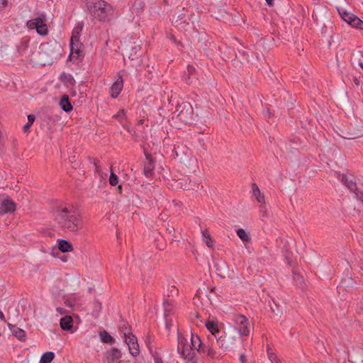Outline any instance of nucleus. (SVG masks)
Instances as JSON below:
<instances>
[{
  "label": "nucleus",
  "mask_w": 363,
  "mask_h": 363,
  "mask_svg": "<svg viewBox=\"0 0 363 363\" xmlns=\"http://www.w3.org/2000/svg\"><path fill=\"white\" fill-rule=\"evenodd\" d=\"M164 317L167 319L173 310V301L172 300H164L163 302Z\"/></svg>",
  "instance_id": "23"
},
{
  "label": "nucleus",
  "mask_w": 363,
  "mask_h": 363,
  "mask_svg": "<svg viewBox=\"0 0 363 363\" xmlns=\"http://www.w3.org/2000/svg\"><path fill=\"white\" fill-rule=\"evenodd\" d=\"M179 148V147H177V148H175V149H174V150H175V154H176V155H177V156H179V151H178Z\"/></svg>",
  "instance_id": "45"
},
{
  "label": "nucleus",
  "mask_w": 363,
  "mask_h": 363,
  "mask_svg": "<svg viewBox=\"0 0 363 363\" xmlns=\"http://www.w3.org/2000/svg\"><path fill=\"white\" fill-rule=\"evenodd\" d=\"M81 43L78 33H73L70 40V52L71 55L76 54L79 55L80 52Z\"/></svg>",
  "instance_id": "13"
},
{
  "label": "nucleus",
  "mask_w": 363,
  "mask_h": 363,
  "mask_svg": "<svg viewBox=\"0 0 363 363\" xmlns=\"http://www.w3.org/2000/svg\"><path fill=\"white\" fill-rule=\"evenodd\" d=\"M56 311L60 315H62V314H64L65 313V309L63 308H61V307H57L56 308Z\"/></svg>",
  "instance_id": "40"
},
{
  "label": "nucleus",
  "mask_w": 363,
  "mask_h": 363,
  "mask_svg": "<svg viewBox=\"0 0 363 363\" xmlns=\"http://www.w3.org/2000/svg\"><path fill=\"white\" fill-rule=\"evenodd\" d=\"M118 191L119 192H121V191H122V186H121V185H119V186H118Z\"/></svg>",
  "instance_id": "46"
},
{
  "label": "nucleus",
  "mask_w": 363,
  "mask_h": 363,
  "mask_svg": "<svg viewBox=\"0 0 363 363\" xmlns=\"http://www.w3.org/2000/svg\"><path fill=\"white\" fill-rule=\"evenodd\" d=\"M8 326L12 334L18 340H23L26 338V332L23 330L11 323H8Z\"/></svg>",
  "instance_id": "17"
},
{
  "label": "nucleus",
  "mask_w": 363,
  "mask_h": 363,
  "mask_svg": "<svg viewBox=\"0 0 363 363\" xmlns=\"http://www.w3.org/2000/svg\"><path fill=\"white\" fill-rule=\"evenodd\" d=\"M58 248L62 252H69L73 250L72 243L66 240H58Z\"/></svg>",
  "instance_id": "19"
},
{
  "label": "nucleus",
  "mask_w": 363,
  "mask_h": 363,
  "mask_svg": "<svg viewBox=\"0 0 363 363\" xmlns=\"http://www.w3.org/2000/svg\"><path fill=\"white\" fill-rule=\"evenodd\" d=\"M60 325L63 330H71L73 326V320L71 316L66 315L60 319Z\"/></svg>",
  "instance_id": "18"
},
{
  "label": "nucleus",
  "mask_w": 363,
  "mask_h": 363,
  "mask_svg": "<svg viewBox=\"0 0 363 363\" xmlns=\"http://www.w3.org/2000/svg\"><path fill=\"white\" fill-rule=\"evenodd\" d=\"M113 117L116 118V119H118L121 124H123V122H124V120H125V111H124V110L123 109L119 110L118 111V113L116 115H114Z\"/></svg>",
  "instance_id": "34"
},
{
  "label": "nucleus",
  "mask_w": 363,
  "mask_h": 363,
  "mask_svg": "<svg viewBox=\"0 0 363 363\" xmlns=\"http://www.w3.org/2000/svg\"><path fill=\"white\" fill-rule=\"evenodd\" d=\"M97 307H99L100 308H101V303L99 302H97Z\"/></svg>",
  "instance_id": "49"
},
{
  "label": "nucleus",
  "mask_w": 363,
  "mask_h": 363,
  "mask_svg": "<svg viewBox=\"0 0 363 363\" xmlns=\"http://www.w3.org/2000/svg\"><path fill=\"white\" fill-rule=\"evenodd\" d=\"M120 330L123 334V337H126L128 334L131 333L128 323L123 321L120 325Z\"/></svg>",
  "instance_id": "30"
},
{
  "label": "nucleus",
  "mask_w": 363,
  "mask_h": 363,
  "mask_svg": "<svg viewBox=\"0 0 363 363\" xmlns=\"http://www.w3.org/2000/svg\"><path fill=\"white\" fill-rule=\"evenodd\" d=\"M265 1L268 6H272L273 0H265Z\"/></svg>",
  "instance_id": "44"
},
{
  "label": "nucleus",
  "mask_w": 363,
  "mask_h": 363,
  "mask_svg": "<svg viewBox=\"0 0 363 363\" xmlns=\"http://www.w3.org/2000/svg\"><path fill=\"white\" fill-rule=\"evenodd\" d=\"M61 108L65 112H69L72 110V106L69 101L67 95H63L60 101Z\"/></svg>",
  "instance_id": "20"
},
{
  "label": "nucleus",
  "mask_w": 363,
  "mask_h": 363,
  "mask_svg": "<svg viewBox=\"0 0 363 363\" xmlns=\"http://www.w3.org/2000/svg\"><path fill=\"white\" fill-rule=\"evenodd\" d=\"M267 354L269 357V359L272 363H277V356L276 354H274L273 352H272L269 348L267 350Z\"/></svg>",
  "instance_id": "36"
},
{
  "label": "nucleus",
  "mask_w": 363,
  "mask_h": 363,
  "mask_svg": "<svg viewBox=\"0 0 363 363\" xmlns=\"http://www.w3.org/2000/svg\"><path fill=\"white\" fill-rule=\"evenodd\" d=\"M167 230H169V233H171L172 232V230H174V229H173V228H172V229L168 228Z\"/></svg>",
  "instance_id": "52"
},
{
  "label": "nucleus",
  "mask_w": 363,
  "mask_h": 363,
  "mask_svg": "<svg viewBox=\"0 0 363 363\" xmlns=\"http://www.w3.org/2000/svg\"><path fill=\"white\" fill-rule=\"evenodd\" d=\"M35 118L33 115L28 116V123L23 128L24 132H27L29 130L30 126L33 125L35 121Z\"/></svg>",
  "instance_id": "32"
},
{
  "label": "nucleus",
  "mask_w": 363,
  "mask_h": 363,
  "mask_svg": "<svg viewBox=\"0 0 363 363\" xmlns=\"http://www.w3.org/2000/svg\"><path fill=\"white\" fill-rule=\"evenodd\" d=\"M252 189L253 196H255L257 201L261 203H264V196L260 192V191L256 184H252Z\"/></svg>",
  "instance_id": "22"
},
{
  "label": "nucleus",
  "mask_w": 363,
  "mask_h": 363,
  "mask_svg": "<svg viewBox=\"0 0 363 363\" xmlns=\"http://www.w3.org/2000/svg\"><path fill=\"white\" fill-rule=\"evenodd\" d=\"M15 210L14 201L5 195H0V214L12 213Z\"/></svg>",
  "instance_id": "10"
},
{
  "label": "nucleus",
  "mask_w": 363,
  "mask_h": 363,
  "mask_svg": "<svg viewBox=\"0 0 363 363\" xmlns=\"http://www.w3.org/2000/svg\"><path fill=\"white\" fill-rule=\"evenodd\" d=\"M355 137H349L348 138L349 139H352V138H354Z\"/></svg>",
  "instance_id": "54"
},
{
  "label": "nucleus",
  "mask_w": 363,
  "mask_h": 363,
  "mask_svg": "<svg viewBox=\"0 0 363 363\" xmlns=\"http://www.w3.org/2000/svg\"><path fill=\"white\" fill-rule=\"evenodd\" d=\"M240 359H241V360L243 362V359H244L243 355H242V356L240 357Z\"/></svg>",
  "instance_id": "53"
},
{
  "label": "nucleus",
  "mask_w": 363,
  "mask_h": 363,
  "mask_svg": "<svg viewBox=\"0 0 363 363\" xmlns=\"http://www.w3.org/2000/svg\"><path fill=\"white\" fill-rule=\"evenodd\" d=\"M339 13L341 16L342 18L347 23H349L352 21V17L355 16L352 13L347 12L345 10L339 11Z\"/></svg>",
  "instance_id": "29"
},
{
  "label": "nucleus",
  "mask_w": 363,
  "mask_h": 363,
  "mask_svg": "<svg viewBox=\"0 0 363 363\" xmlns=\"http://www.w3.org/2000/svg\"><path fill=\"white\" fill-rule=\"evenodd\" d=\"M203 241L206 244L208 247H213V241L208 230L202 232Z\"/></svg>",
  "instance_id": "26"
},
{
  "label": "nucleus",
  "mask_w": 363,
  "mask_h": 363,
  "mask_svg": "<svg viewBox=\"0 0 363 363\" xmlns=\"http://www.w3.org/2000/svg\"><path fill=\"white\" fill-rule=\"evenodd\" d=\"M123 87V82L121 77L112 84L110 88V94L113 99H116L121 92Z\"/></svg>",
  "instance_id": "14"
},
{
  "label": "nucleus",
  "mask_w": 363,
  "mask_h": 363,
  "mask_svg": "<svg viewBox=\"0 0 363 363\" xmlns=\"http://www.w3.org/2000/svg\"><path fill=\"white\" fill-rule=\"evenodd\" d=\"M111 174L109 177V184L111 186H116L118 183V177L113 172L112 167H110Z\"/></svg>",
  "instance_id": "31"
},
{
  "label": "nucleus",
  "mask_w": 363,
  "mask_h": 363,
  "mask_svg": "<svg viewBox=\"0 0 363 363\" xmlns=\"http://www.w3.org/2000/svg\"><path fill=\"white\" fill-rule=\"evenodd\" d=\"M349 24L354 28L363 30V21L356 16L352 17V19Z\"/></svg>",
  "instance_id": "28"
},
{
  "label": "nucleus",
  "mask_w": 363,
  "mask_h": 363,
  "mask_svg": "<svg viewBox=\"0 0 363 363\" xmlns=\"http://www.w3.org/2000/svg\"><path fill=\"white\" fill-rule=\"evenodd\" d=\"M155 363H163L161 358L160 357H155Z\"/></svg>",
  "instance_id": "43"
},
{
  "label": "nucleus",
  "mask_w": 363,
  "mask_h": 363,
  "mask_svg": "<svg viewBox=\"0 0 363 363\" xmlns=\"http://www.w3.org/2000/svg\"><path fill=\"white\" fill-rule=\"evenodd\" d=\"M100 340L101 342L105 343H112L113 342V338L110 335V334L106 331L103 330L99 333Z\"/></svg>",
  "instance_id": "24"
},
{
  "label": "nucleus",
  "mask_w": 363,
  "mask_h": 363,
  "mask_svg": "<svg viewBox=\"0 0 363 363\" xmlns=\"http://www.w3.org/2000/svg\"><path fill=\"white\" fill-rule=\"evenodd\" d=\"M342 181L344 182V184L347 186V188L351 192L354 194L357 199L363 201V193L358 189L356 182L354 180L353 177H347L346 175H342Z\"/></svg>",
  "instance_id": "9"
},
{
  "label": "nucleus",
  "mask_w": 363,
  "mask_h": 363,
  "mask_svg": "<svg viewBox=\"0 0 363 363\" xmlns=\"http://www.w3.org/2000/svg\"><path fill=\"white\" fill-rule=\"evenodd\" d=\"M99 160H94L95 171L99 172L100 171V167L98 165Z\"/></svg>",
  "instance_id": "41"
},
{
  "label": "nucleus",
  "mask_w": 363,
  "mask_h": 363,
  "mask_svg": "<svg viewBox=\"0 0 363 363\" xmlns=\"http://www.w3.org/2000/svg\"><path fill=\"white\" fill-rule=\"evenodd\" d=\"M173 240L174 241H179V239L177 237H175V236L174 237Z\"/></svg>",
  "instance_id": "51"
},
{
  "label": "nucleus",
  "mask_w": 363,
  "mask_h": 363,
  "mask_svg": "<svg viewBox=\"0 0 363 363\" xmlns=\"http://www.w3.org/2000/svg\"><path fill=\"white\" fill-rule=\"evenodd\" d=\"M216 339L218 347L224 352L234 351L240 344L241 340L238 335L236 328H230L228 330H223Z\"/></svg>",
  "instance_id": "3"
},
{
  "label": "nucleus",
  "mask_w": 363,
  "mask_h": 363,
  "mask_svg": "<svg viewBox=\"0 0 363 363\" xmlns=\"http://www.w3.org/2000/svg\"><path fill=\"white\" fill-rule=\"evenodd\" d=\"M53 216L55 222L63 229L77 233L83 228L82 218L73 205L67 203L57 207Z\"/></svg>",
  "instance_id": "1"
},
{
  "label": "nucleus",
  "mask_w": 363,
  "mask_h": 363,
  "mask_svg": "<svg viewBox=\"0 0 363 363\" xmlns=\"http://www.w3.org/2000/svg\"><path fill=\"white\" fill-rule=\"evenodd\" d=\"M125 342L128 346L129 352L134 357H137L139 353V345L138 343L137 337L132 333L128 334L126 337H124Z\"/></svg>",
  "instance_id": "11"
},
{
  "label": "nucleus",
  "mask_w": 363,
  "mask_h": 363,
  "mask_svg": "<svg viewBox=\"0 0 363 363\" xmlns=\"http://www.w3.org/2000/svg\"><path fill=\"white\" fill-rule=\"evenodd\" d=\"M191 345L194 347L197 352L204 354L211 359H218L220 354L214 350L209 344L202 343L200 337L197 335H191Z\"/></svg>",
  "instance_id": "5"
},
{
  "label": "nucleus",
  "mask_w": 363,
  "mask_h": 363,
  "mask_svg": "<svg viewBox=\"0 0 363 363\" xmlns=\"http://www.w3.org/2000/svg\"><path fill=\"white\" fill-rule=\"evenodd\" d=\"M187 72L189 73V77H188V78L184 77V80L186 81V82L187 84H191V81H190L191 80V76L193 75V74L194 73L195 68L194 67H192V66L188 65V67H187Z\"/></svg>",
  "instance_id": "35"
},
{
  "label": "nucleus",
  "mask_w": 363,
  "mask_h": 363,
  "mask_svg": "<svg viewBox=\"0 0 363 363\" xmlns=\"http://www.w3.org/2000/svg\"><path fill=\"white\" fill-rule=\"evenodd\" d=\"M146 156V161L144 164V169L143 172L144 174L146 177H150L152 175V173L155 169V164L153 160L152 159V157L150 155L145 154Z\"/></svg>",
  "instance_id": "15"
},
{
  "label": "nucleus",
  "mask_w": 363,
  "mask_h": 363,
  "mask_svg": "<svg viewBox=\"0 0 363 363\" xmlns=\"http://www.w3.org/2000/svg\"><path fill=\"white\" fill-rule=\"evenodd\" d=\"M180 184H181V186L184 189L187 190V191L195 190L196 188H199V184H196V183L191 184V182H189V183L188 184H182V182Z\"/></svg>",
  "instance_id": "33"
},
{
  "label": "nucleus",
  "mask_w": 363,
  "mask_h": 363,
  "mask_svg": "<svg viewBox=\"0 0 363 363\" xmlns=\"http://www.w3.org/2000/svg\"><path fill=\"white\" fill-rule=\"evenodd\" d=\"M237 235L243 242H247L250 241V237L247 234L245 230L242 228H239L236 231Z\"/></svg>",
  "instance_id": "27"
},
{
  "label": "nucleus",
  "mask_w": 363,
  "mask_h": 363,
  "mask_svg": "<svg viewBox=\"0 0 363 363\" xmlns=\"http://www.w3.org/2000/svg\"><path fill=\"white\" fill-rule=\"evenodd\" d=\"M54 352H47L41 356L40 363H50L54 359Z\"/></svg>",
  "instance_id": "25"
},
{
  "label": "nucleus",
  "mask_w": 363,
  "mask_h": 363,
  "mask_svg": "<svg viewBox=\"0 0 363 363\" xmlns=\"http://www.w3.org/2000/svg\"><path fill=\"white\" fill-rule=\"evenodd\" d=\"M7 5V1L6 0H0V9H4Z\"/></svg>",
  "instance_id": "38"
},
{
  "label": "nucleus",
  "mask_w": 363,
  "mask_h": 363,
  "mask_svg": "<svg viewBox=\"0 0 363 363\" xmlns=\"http://www.w3.org/2000/svg\"><path fill=\"white\" fill-rule=\"evenodd\" d=\"M121 357V351L116 347H111L107 352V359L112 361L117 360Z\"/></svg>",
  "instance_id": "21"
},
{
  "label": "nucleus",
  "mask_w": 363,
  "mask_h": 363,
  "mask_svg": "<svg viewBox=\"0 0 363 363\" xmlns=\"http://www.w3.org/2000/svg\"><path fill=\"white\" fill-rule=\"evenodd\" d=\"M86 6L91 16L100 22H109L118 16V12L104 0H86Z\"/></svg>",
  "instance_id": "2"
},
{
  "label": "nucleus",
  "mask_w": 363,
  "mask_h": 363,
  "mask_svg": "<svg viewBox=\"0 0 363 363\" xmlns=\"http://www.w3.org/2000/svg\"><path fill=\"white\" fill-rule=\"evenodd\" d=\"M205 325L216 340L218 337V335H220V333L223 331L217 321L208 320L205 323Z\"/></svg>",
  "instance_id": "12"
},
{
  "label": "nucleus",
  "mask_w": 363,
  "mask_h": 363,
  "mask_svg": "<svg viewBox=\"0 0 363 363\" xmlns=\"http://www.w3.org/2000/svg\"><path fill=\"white\" fill-rule=\"evenodd\" d=\"M353 82L355 84L356 86H359L361 85V82H360V79H358L357 77H353Z\"/></svg>",
  "instance_id": "39"
},
{
  "label": "nucleus",
  "mask_w": 363,
  "mask_h": 363,
  "mask_svg": "<svg viewBox=\"0 0 363 363\" xmlns=\"http://www.w3.org/2000/svg\"><path fill=\"white\" fill-rule=\"evenodd\" d=\"M0 321L2 323H6L5 316H4L3 312L1 310H0Z\"/></svg>",
  "instance_id": "42"
},
{
  "label": "nucleus",
  "mask_w": 363,
  "mask_h": 363,
  "mask_svg": "<svg viewBox=\"0 0 363 363\" xmlns=\"http://www.w3.org/2000/svg\"><path fill=\"white\" fill-rule=\"evenodd\" d=\"M235 325L233 328L238 329L239 336H248L250 332V324L245 315H235L233 316Z\"/></svg>",
  "instance_id": "6"
},
{
  "label": "nucleus",
  "mask_w": 363,
  "mask_h": 363,
  "mask_svg": "<svg viewBox=\"0 0 363 363\" xmlns=\"http://www.w3.org/2000/svg\"><path fill=\"white\" fill-rule=\"evenodd\" d=\"M169 294H168V296H174L178 294V289L174 286H171L169 289Z\"/></svg>",
  "instance_id": "37"
},
{
  "label": "nucleus",
  "mask_w": 363,
  "mask_h": 363,
  "mask_svg": "<svg viewBox=\"0 0 363 363\" xmlns=\"http://www.w3.org/2000/svg\"><path fill=\"white\" fill-rule=\"evenodd\" d=\"M45 21V17L42 16L28 21L27 26L30 29H35L39 35H46L48 33V30Z\"/></svg>",
  "instance_id": "8"
},
{
  "label": "nucleus",
  "mask_w": 363,
  "mask_h": 363,
  "mask_svg": "<svg viewBox=\"0 0 363 363\" xmlns=\"http://www.w3.org/2000/svg\"><path fill=\"white\" fill-rule=\"evenodd\" d=\"M182 335H178L177 352L187 363H196V348Z\"/></svg>",
  "instance_id": "4"
},
{
  "label": "nucleus",
  "mask_w": 363,
  "mask_h": 363,
  "mask_svg": "<svg viewBox=\"0 0 363 363\" xmlns=\"http://www.w3.org/2000/svg\"><path fill=\"white\" fill-rule=\"evenodd\" d=\"M61 259L63 261V262H67V258L65 256H63Z\"/></svg>",
  "instance_id": "47"
},
{
  "label": "nucleus",
  "mask_w": 363,
  "mask_h": 363,
  "mask_svg": "<svg viewBox=\"0 0 363 363\" xmlns=\"http://www.w3.org/2000/svg\"><path fill=\"white\" fill-rule=\"evenodd\" d=\"M179 120L185 123H189L192 120L193 108L188 103H183L177 107L174 113H177Z\"/></svg>",
  "instance_id": "7"
},
{
  "label": "nucleus",
  "mask_w": 363,
  "mask_h": 363,
  "mask_svg": "<svg viewBox=\"0 0 363 363\" xmlns=\"http://www.w3.org/2000/svg\"><path fill=\"white\" fill-rule=\"evenodd\" d=\"M359 67L363 69V62H359Z\"/></svg>",
  "instance_id": "48"
},
{
  "label": "nucleus",
  "mask_w": 363,
  "mask_h": 363,
  "mask_svg": "<svg viewBox=\"0 0 363 363\" xmlns=\"http://www.w3.org/2000/svg\"><path fill=\"white\" fill-rule=\"evenodd\" d=\"M292 279L294 284L301 290L303 291L306 289L307 285L302 275L297 273H293Z\"/></svg>",
  "instance_id": "16"
},
{
  "label": "nucleus",
  "mask_w": 363,
  "mask_h": 363,
  "mask_svg": "<svg viewBox=\"0 0 363 363\" xmlns=\"http://www.w3.org/2000/svg\"><path fill=\"white\" fill-rule=\"evenodd\" d=\"M97 307H99L100 308H101V303L99 302H97Z\"/></svg>",
  "instance_id": "50"
}]
</instances>
